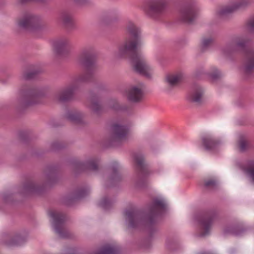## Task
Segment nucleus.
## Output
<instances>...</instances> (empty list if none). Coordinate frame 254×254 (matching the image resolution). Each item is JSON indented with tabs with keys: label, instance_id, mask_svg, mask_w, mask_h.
Instances as JSON below:
<instances>
[{
	"label": "nucleus",
	"instance_id": "nucleus-1",
	"mask_svg": "<svg viewBox=\"0 0 254 254\" xmlns=\"http://www.w3.org/2000/svg\"><path fill=\"white\" fill-rule=\"evenodd\" d=\"M126 29L129 37L120 47L119 55L130 60L136 71L146 77H151L154 73L155 68L147 63L143 55L138 49L141 42L139 28L134 23L129 21Z\"/></svg>",
	"mask_w": 254,
	"mask_h": 254
},
{
	"label": "nucleus",
	"instance_id": "nucleus-2",
	"mask_svg": "<svg viewBox=\"0 0 254 254\" xmlns=\"http://www.w3.org/2000/svg\"><path fill=\"white\" fill-rule=\"evenodd\" d=\"M78 62L85 66L84 73L79 75L70 85L63 89L55 95L57 100L65 102L71 100L79 82H86L90 80L96 68L95 53L93 48L84 49L78 58Z\"/></svg>",
	"mask_w": 254,
	"mask_h": 254
},
{
	"label": "nucleus",
	"instance_id": "nucleus-3",
	"mask_svg": "<svg viewBox=\"0 0 254 254\" xmlns=\"http://www.w3.org/2000/svg\"><path fill=\"white\" fill-rule=\"evenodd\" d=\"M42 96V92L39 90L26 86L21 89L19 98L23 106H28L39 103Z\"/></svg>",
	"mask_w": 254,
	"mask_h": 254
},
{
	"label": "nucleus",
	"instance_id": "nucleus-4",
	"mask_svg": "<svg viewBox=\"0 0 254 254\" xmlns=\"http://www.w3.org/2000/svg\"><path fill=\"white\" fill-rule=\"evenodd\" d=\"M48 214L53 220V225L56 233L61 237L68 238V232L65 228L64 224L65 218L64 214L53 209L49 210Z\"/></svg>",
	"mask_w": 254,
	"mask_h": 254
},
{
	"label": "nucleus",
	"instance_id": "nucleus-5",
	"mask_svg": "<svg viewBox=\"0 0 254 254\" xmlns=\"http://www.w3.org/2000/svg\"><path fill=\"white\" fill-rule=\"evenodd\" d=\"M250 5L249 1H235L231 5L222 6L217 9L216 15L221 18H226L231 13L244 10Z\"/></svg>",
	"mask_w": 254,
	"mask_h": 254
},
{
	"label": "nucleus",
	"instance_id": "nucleus-6",
	"mask_svg": "<svg viewBox=\"0 0 254 254\" xmlns=\"http://www.w3.org/2000/svg\"><path fill=\"white\" fill-rule=\"evenodd\" d=\"M197 11V8L191 3L185 2L180 8V17L184 22L191 23L196 17Z\"/></svg>",
	"mask_w": 254,
	"mask_h": 254
},
{
	"label": "nucleus",
	"instance_id": "nucleus-7",
	"mask_svg": "<svg viewBox=\"0 0 254 254\" xmlns=\"http://www.w3.org/2000/svg\"><path fill=\"white\" fill-rule=\"evenodd\" d=\"M166 7V1H148L144 11L149 16L155 18L164 12Z\"/></svg>",
	"mask_w": 254,
	"mask_h": 254
},
{
	"label": "nucleus",
	"instance_id": "nucleus-8",
	"mask_svg": "<svg viewBox=\"0 0 254 254\" xmlns=\"http://www.w3.org/2000/svg\"><path fill=\"white\" fill-rule=\"evenodd\" d=\"M127 128L118 124H115L112 127L110 141L112 144L119 143L125 140L127 136Z\"/></svg>",
	"mask_w": 254,
	"mask_h": 254
},
{
	"label": "nucleus",
	"instance_id": "nucleus-9",
	"mask_svg": "<svg viewBox=\"0 0 254 254\" xmlns=\"http://www.w3.org/2000/svg\"><path fill=\"white\" fill-rule=\"evenodd\" d=\"M126 217L128 222V226L131 228H136L145 221L142 218L141 213L133 208L126 211Z\"/></svg>",
	"mask_w": 254,
	"mask_h": 254
},
{
	"label": "nucleus",
	"instance_id": "nucleus-10",
	"mask_svg": "<svg viewBox=\"0 0 254 254\" xmlns=\"http://www.w3.org/2000/svg\"><path fill=\"white\" fill-rule=\"evenodd\" d=\"M213 217L211 214L207 213L201 216L198 220L199 234L205 236L209 234L213 223Z\"/></svg>",
	"mask_w": 254,
	"mask_h": 254
},
{
	"label": "nucleus",
	"instance_id": "nucleus-11",
	"mask_svg": "<svg viewBox=\"0 0 254 254\" xmlns=\"http://www.w3.org/2000/svg\"><path fill=\"white\" fill-rule=\"evenodd\" d=\"M38 21V18L36 16L31 14H27L18 19L17 24L22 28L31 30L37 27Z\"/></svg>",
	"mask_w": 254,
	"mask_h": 254
},
{
	"label": "nucleus",
	"instance_id": "nucleus-12",
	"mask_svg": "<svg viewBox=\"0 0 254 254\" xmlns=\"http://www.w3.org/2000/svg\"><path fill=\"white\" fill-rule=\"evenodd\" d=\"M165 207L166 204L164 200L159 199L154 200L150 207L149 215L147 220L148 222L151 223L153 218L163 211Z\"/></svg>",
	"mask_w": 254,
	"mask_h": 254
},
{
	"label": "nucleus",
	"instance_id": "nucleus-13",
	"mask_svg": "<svg viewBox=\"0 0 254 254\" xmlns=\"http://www.w3.org/2000/svg\"><path fill=\"white\" fill-rule=\"evenodd\" d=\"M127 99L133 102H138L141 100L143 95L142 85L132 86L128 89L127 93Z\"/></svg>",
	"mask_w": 254,
	"mask_h": 254
},
{
	"label": "nucleus",
	"instance_id": "nucleus-14",
	"mask_svg": "<svg viewBox=\"0 0 254 254\" xmlns=\"http://www.w3.org/2000/svg\"><path fill=\"white\" fill-rule=\"evenodd\" d=\"M134 162L139 177L141 179L146 177L149 174V170L147 166L145 164L142 155H136L134 157Z\"/></svg>",
	"mask_w": 254,
	"mask_h": 254
},
{
	"label": "nucleus",
	"instance_id": "nucleus-15",
	"mask_svg": "<svg viewBox=\"0 0 254 254\" xmlns=\"http://www.w3.org/2000/svg\"><path fill=\"white\" fill-rule=\"evenodd\" d=\"M245 71L247 74L254 72V51L247 49L245 52Z\"/></svg>",
	"mask_w": 254,
	"mask_h": 254
},
{
	"label": "nucleus",
	"instance_id": "nucleus-16",
	"mask_svg": "<svg viewBox=\"0 0 254 254\" xmlns=\"http://www.w3.org/2000/svg\"><path fill=\"white\" fill-rule=\"evenodd\" d=\"M202 144L205 149L213 151L219 146V142L211 136H205L202 139Z\"/></svg>",
	"mask_w": 254,
	"mask_h": 254
},
{
	"label": "nucleus",
	"instance_id": "nucleus-17",
	"mask_svg": "<svg viewBox=\"0 0 254 254\" xmlns=\"http://www.w3.org/2000/svg\"><path fill=\"white\" fill-rule=\"evenodd\" d=\"M69 45V41L66 38L60 39L56 41L53 45L55 50L58 53H62Z\"/></svg>",
	"mask_w": 254,
	"mask_h": 254
},
{
	"label": "nucleus",
	"instance_id": "nucleus-18",
	"mask_svg": "<svg viewBox=\"0 0 254 254\" xmlns=\"http://www.w3.org/2000/svg\"><path fill=\"white\" fill-rule=\"evenodd\" d=\"M182 77V73L177 72L168 75L166 77V80L169 85L175 86L181 81Z\"/></svg>",
	"mask_w": 254,
	"mask_h": 254
},
{
	"label": "nucleus",
	"instance_id": "nucleus-19",
	"mask_svg": "<svg viewBox=\"0 0 254 254\" xmlns=\"http://www.w3.org/2000/svg\"><path fill=\"white\" fill-rule=\"evenodd\" d=\"M203 95V90L200 87H195L190 94V100L194 102L199 103L201 101Z\"/></svg>",
	"mask_w": 254,
	"mask_h": 254
},
{
	"label": "nucleus",
	"instance_id": "nucleus-20",
	"mask_svg": "<svg viewBox=\"0 0 254 254\" xmlns=\"http://www.w3.org/2000/svg\"><path fill=\"white\" fill-rule=\"evenodd\" d=\"M63 24L68 28H71L74 26V20L72 15L67 12L63 13L61 16Z\"/></svg>",
	"mask_w": 254,
	"mask_h": 254
},
{
	"label": "nucleus",
	"instance_id": "nucleus-21",
	"mask_svg": "<svg viewBox=\"0 0 254 254\" xmlns=\"http://www.w3.org/2000/svg\"><path fill=\"white\" fill-rule=\"evenodd\" d=\"M118 251L115 245H107L94 254H115Z\"/></svg>",
	"mask_w": 254,
	"mask_h": 254
},
{
	"label": "nucleus",
	"instance_id": "nucleus-22",
	"mask_svg": "<svg viewBox=\"0 0 254 254\" xmlns=\"http://www.w3.org/2000/svg\"><path fill=\"white\" fill-rule=\"evenodd\" d=\"M67 119L76 124H80L82 122V116L80 113L75 111H71L67 115Z\"/></svg>",
	"mask_w": 254,
	"mask_h": 254
},
{
	"label": "nucleus",
	"instance_id": "nucleus-23",
	"mask_svg": "<svg viewBox=\"0 0 254 254\" xmlns=\"http://www.w3.org/2000/svg\"><path fill=\"white\" fill-rule=\"evenodd\" d=\"M25 189L29 193H39L41 188L33 182H28L25 186Z\"/></svg>",
	"mask_w": 254,
	"mask_h": 254
},
{
	"label": "nucleus",
	"instance_id": "nucleus-24",
	"mask_svg": "<svg viewBox=\"0 0 254 254\" xmlns=\"http://www.w3.org/2000/svg\"><path fill=\"white\" fill-rule=\"evenodd\" d=\"M244 170L250 175L254 182V161H249L247 166L245 167Z\"/></svg>",
	"mask_w": 254,
	"mask_h": 254
},
{
	"label": "nucleus",
	"instance_id": "nucleus-25",
	"mask_svg": "<svg viewBox=\"0 0 254 254\" xmlns=\"http://www.w3.org/2000/svg\"><path fill=\"white\" fill-rule=\"evenodd\" d=\"M112 108L115 110L126 111L128 110L129 107L127 106H121L119 104L118 102L116 100H113L111 103Z\"/></svg>",
	"mask_w": 254,
	"mask_h": 254
},
{
	"label": "nucleus",
	"instance_id": "nucleus-26",
	"mask_svg": "<svg viewBox=\"0 0 254 254\" xmlns=\"http://www.w3.org/2000/svg\"><path fill=\"white\" fill-rule=\"evenodd\" d=\"M85 165L88 169L96 170L98 168V161L96 159H92L89 160Z\"/></svg>",
	"mask_w": 254,
	"mask_h": 254
},
{
	"label": "nucleus",
	"instance_id": "nucleus-27",
	"mask_svg": "<svg viewBox=\"0 0 254 254\" xmlns=\"http://www.w3.org/2000/svg\"><path fill=\"white\" fill-rule=\"evenodd\" d=\"M245 44L246 41L244 40L243 38H239L235 40L232 45L231 46V48H234L235 47L242 48L245 47Z\"/></svg>",
	"mask_w": 254,
	"mask_h": 254
},
{
	"label": "nucleus",
	"instance_id": "nucleus-28",
	"mask_svg": "<svg viewBox=\"0 0 254 254\" xmlns=\"http://www.w3.org/2000/svg\"><path fill=\"white\" fill-rule=\"evenodd\" d=\"M90 107L93 110L97 112L99 111L101 109L98 100L95 99H92L91 100Z\"/></svg>",
	"mask_w": 254,
	"mask_h": 254
},
{
	"label": "nucleus",
	"instance_id": "nucleus-29",
	"mask_svg": "<svg viewBox=\"0 0 254 254\" xmlns=\"http://www.w3.org/2000/svg\"><path fill=\"white\" fill-rule=\"evenodd\" d=\"M248 146V143L244 137H242L239 141V147L241 151H244Z\"/></svg>",
	"mask_w": 254,
	"mask_h": 254
},
{
	"label": "nucleus",
	"instance_id": "nucleus-30",
	"mask_svg": "<svg viewBox=\"0 0 254 254\" xmlns=\"http://www.w3.org/2000/svg\"><path fill=\"white\" fill-rule=\"evenodd\" d=\"M111 205L112 202L108 198H103L100 202V205L106 209H108Z\"/></svg>",
	"mask_w": 254,
	"mask_h": 254
},
{
	"label": "nucleus",
	"instance_id": "nucleus-31",
	"mask_svg": "<svg viewBox=\"0 0 254 254\" xmlns=\"http://www.w3.org/2000/svg\"><path fill=\"white\" fill-rule=\"evenodd\" d=\"M37 71L30 70L26 71L24 74L23 77L25 79H30L34 77L35 75L37 73Z\"/></svg>",
	"mask_w": 254,
	"mask_h": 254
},
{
	"label": "nucleus",
	"instance_id": "nucleus-32",
	"mask_svg": "<svg viewBox=\"0 0 254 254\" xmlns=\"http://www.w3.org/2000/svg\"><path fill=\"white\" fill-rule=\"evenodd\" d=\"M247 26L248 29L250 31L254 32V16L248 20L247 22Z\"/></svg>",
	"mask_w": 254,
	"mask_h": 254
},
{
	"label": "nucleus",
	"instance_id": "nucleus-33",
	"mask_svg": "<svg viewBox=\"0 0 254 254\" xmlns=\"http://www.w3.org/2000/svg\"><path fill=\"white\" fill-rule=\"evenodd\" d=\"M119 177L120 175L118 169V164H116L113 168V174L112 176V179L113 180H117L119 178Z\"/></svg>",
	"mask_w": 254,
	"mask_h": 254
},
{
	"label": "nucleus",
	"instance_id": "nucleus-34",
	"mask_svg": "<svg viewBox=\"0 0 254 254\" xmlns=\"http://www.w3.org/2000/svg\"><path fill=\"white\" fill-rule=\"evenodd\" d=\"M216 185V182L213 179H209L205 181V186L208 188L214 187Z\"/></svg>",
	"mask_w": 254,
	"mask_h": 254
},
{
	"label": "nucleus",
	"instance_id": "nucleus-35",
	"mask_svg": "<svg viewBox=\"0 0 254 254\" xmlns=\"http://www.w3.org/2000/svg\"><path fill=\"white\" fill-rule=\"evenodd\" d=\"M212 42V38H207V39H204L202 40V44L203 47H206L209 45L211 42Z\"/></svg>",
	"mask_w": 254,
	"mask_h": 254
},
{
	"label": "nucleus",
	"instance_id": "nucleus-36",
	"mask_svg": "<svg viewBox=\"0 0 254 254\" xmlns=\"http://www.w3.org/2000/svg\"><path fill=\"white\" fill-rule=\"evenodd\" d=\"M220 75L219 72L215 68L213 69V72L210 73V76L212 78H216Z\"/></svg>",
	"mask_w": 254,
	"mask_h": 254
},
{
	"label": "nucleus",
	"instance_id": "nucleus-37",
	"mask_svg": "<svg viewBox=\"0 0 254 254\" xmlns=\"http://www.w3.org/2000/svg\"><path fill=\"white\" fill-rule=\"evenodd\" d=\"M10 245H17V244H16V243H14V244H10Z\"/></svg>",
	"mask_w": 254,
	"mask_h": 254
}]
</instances>
